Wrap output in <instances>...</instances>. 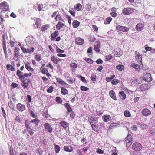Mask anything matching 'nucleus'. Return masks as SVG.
Wrapping results in <instances>:
<instances>
[{"label":"nucleus","instance_id":"obj_26","mask_svg":"<svg viewBox=\"0 0 155 155\" xmlns=\"http://www.w3.org/2000/svg\"><path fill=\"white\" fill-rule=\"evenodd\" d=\"M102 118L104 122H107L110 120L111 117L109 115H105L103 116Z\"/></svg>","mask_w":155,"mask_h":155},{"label":"nucleus","instance_id":"obj_62","mask_svg":"<svg viewBox=\"0 0 155 155\" xmlns=\"http://www.w3.org/2000/svg\"><path fill=\"white\" fill-rule=\"evenodd\" d=\"M21 48L23 52L24 53H27V49H26L25 48L23 47H21Z\"/></svg>","mask_w":155,"mask_h":155},{"label":"nucleus","instance_id":"obj_33","mask_svg":"<svg viewBox=\"0 0 155 155\" xmlns=\"http://www.w3.org/2000/svg\"><path fill=\"white\" fill-rule=\"evenodd\" d=\"M51 59L52 61L55 64H58L59 61L54 56L51 57Z\"/></svg>","mask_w":155,"mask_h":155},{"label":"nucleus","instance_id":"obj_10","mask_svg":"<svg viewBox=\"0 0 155 155\" xmlns=\"http://www.w3.org/2000/svg\"><path fill=\"white\" fill-rule=\"evenodd\" d=\"M44 126L46 131L49 133H51L52 132L53 128L49 124L47 123H45Z\"/></svg>","mask_w":155,"mask_h":155},{"label":"nucleus","instance_id":"obj_50","mask_svg":"<svg viewBox=\"0 0 155 155\" xmlns=\"http://www.w3.org/2000/svg\"><path fill=\"white\" fill-rule=\"evenodd\" d=\"M85 60L88 63L92 64L93 62V61L90 58H85Z\"/></svg>","mask_w":155,"mask_h":155},{"label":"nucleus","instance_id":"obj_55","mask_svg":"<svg viewBox=\"0 0 155 155\" xmlns=\"http://www.w3.org/2000/svg\"><path fill=\"white\" fill-rule=\"evenodd\" d=\"M91 79L93 81H96V75L94 74H93L92 75L91 77Z\"/></svg>","mask_w":155,"mask_h":155},{"label":"nucleus","instance_id":"obj_61","mask_svg":"<svg viewBox=\"0 0 155 155\" xmlns=\"http://www.w3.org/2000/svg\"><path fill=\"white\" fill-rule=\"evenodd\" d=\"M111 152L112 153H118V150L115 147H114L112 148Z\"/></svg>","mask_w":155,"mask_h":155},{"label":"nucleus","instance_id":"obj_63","mask_svg":"<svg viewBox=\"0 0 155 155\" xmlns=\"http://www.w3.org/2000/svg\"><path fill=\"white\" fill-rule=\"evenodd\" d=\"M11 85L13 88H15L17 87L18 86V84L17 83H13Z\"/></svg>","mask_w":155,"mask_h":155},{"label":"nucleus","instance_id":"obj_27","mask_svg":"<svg viewBox=\"0 0 155 155\" xmlns=\"http://www.w3.org/2000/svg\"><path fill=\"white\" fill-rule=\"evenodd\" d=\"M64 106L67 109V112L68 114H69L72 111V108L68 103H65L64 104Z\"/></svg>","mask_w":155,"mask_h":155},{"label":"nucleus","instance_id":"obj_6","mask_svg":"<svg viewBox=\"0 0 155 155\" xmlns=\"http://www.w3.org/2000/svg\"><path fill=\"white\" fill-rule=\"evenodd\" d=\"M134 12V9L132 8H124L123 11L122 13L125 15H128Z\"/></svg>","mask_w":155,"mask_h":155},{"label":"nucleus","instance_id":"obj_56","mask_svg":"<svg viewBox=\"0 0 155 155\" xmlns=\"http://www.w3.org/2000/svg\"><path fill=\"white\" fill-rule=\"evenodd\" d=\"M106 59L107 61H109L112 59V56L111 54H110L108 55H106L105 56Z\"/></svg>","mask_w":155,"mask_h":155},{"label":"nucleus","instance_id":"obj_5","mask_svg":"<svg viewBox=\"0 0 155 155\" xmlns=\"http://www.w3.org/2000/svg\"><path fill=\"white\" fill-rule=\"evenodd\" d=\"M20 49L18 47H15L14 51L13 59L14 60H17L18 59V57L20 56Z\"/></svg>","mask_w":155,"mask_h":155},{"label":"nucleus","instance_id":"obj_57","mask_svg":"<svg viewBox=\"0 0 155 155\" xmlns=\"http://www.w3.org/2000/svg\"><path fill=\"white\" fill-rule=\"evenodd\" d=\"M26 130H27L28 132L29 133L30 135L31 136H32L34 132L31 129H27L26 128Z\"/></svg>","mask_w":155,"mask_h":155},{"label":"nucleus","instance_id":"obj_16","mask_svg":"<svg viewBox=\"0 0 155 155\" xmlns=\"http://www.w3.org/2000/svg\"><path fill=\"white\" fill-rule=\"evenodd\" d=\"M64 25V24L62 21H59L56 25V28L57 30H60L62 28Z\"/></svg>","mask_w":155,"mask_h":155},{"label":"nucleus","instance_id":"obj_22","mask_svg":"<svg viewBox=\"0 0 155 155\" xmlns=\"http://www.w3.org/2000/svg\"><path fill=\"white\" fill-rule=\"evenodd\" d=\"M109 95L113 99L116 100L117 98L115 92L113 90L110 91L109 92Z\"/></svg>","mask_w":155,"mask_h":155},{"label":"nucleus","instance_id":"obj_52","mask_svg":"<svg viewBox=\"0 0 155 155\" xmlns=\"http://www.w3.org/2000/svg\"><path fill=\"white\" fill-rule=\"evenodd\" d=\"M124 114V116L126 117H130L131 116L130 113L128 111H125Z\"/></svg>","mask_w":155,"mask_h":155},{"label":"nucleus","instance_id":"obj_39","mask_svg":"<svg viewBox=\"0 0 155 155\" xmlns=\"http://www.w3.org/2000/svg\"><path fill=\"white\" fill-rule=\"evenodd\" d=\"M31 122L33 123H34L35 124V125L36 126L38 125V123L40 122V120L38 118H35L34 119L31 121Z\"/></svg>","mask_w":155,"mask_h":155},{"label":"nucleus","instance_id":"obj_9","mask_svg":"<svg viewBox=\"0 0 155 155\" xmlns=\"http://www.w3.org/2000/svg\"><path fill=\"white\" fill-rule=\"evenodd\" d=\"M142 148L141 145L139 143H136L132 145V148L135 151H138L140 150Z\"/></svg>","mask_w":155,"mask_h":155},{"label":"nucleus","instance_id":"obj_31","mask_svg":"<svg viewBox=\"0 0 155 155\" xmlns=\"http://www.w3.org/2000/svg\"><path fill=\"white\" fill-rule=\"evenodd\" d=\"M55 20L56 21H62L64 22V20L62 18H61V15L59 13L56 16Z\"/></svg>","mask_w":155,"mask_h":155},{"label":"nucleus","instance_id":"obj_8","mask_svg":"<svg viewBox=\"0 0 155 155\" xmlns=\"http://www.w3.org/2000/svg\"><path fill=\"white\" fill-rule=\"evenodd\" d=\"M125 139L126 146L127 147H129L132 143V138L131 135L130 134L128 135Z\"/></svg>","mask_w":155,"mask_h":155},{"label":"nucleus","instance_id":"obj_41","mask_svg":"<svg viewBox=\"0 0 155 155\" xmlns=\"http://www.w3.org/2000/svg\"><path fill=\"white\" fill-rule=\"evenodd\" d=\"M119 81L116 79H113L111 81V83L113 84L116 85L119 82Z\"/></svg>","mask_w":155,"mask_h":155},{"label":"nucleus","instance_id":"obj_51","mask_svg":"<svg viewBox=\"0 0 155 155\" xmlns=\"http://www.w3.org/2000/svg\"><path fill=\"white\" fill-rule=\"evenodd\" d=\"M80 89L83 91H87L89 90V88L83 86H81L80 87Z\"/></svg>","mask_w":155,"mask_h":155},{"label":"nucleus","instance_id":"obj_42","mask_svg":"<svg viewBox=\"0 0 155 155\" xmlns=\"http://www.w3.org/2000/svg\"><path fill=\"white\" fill-rule=\"evenodd\" d=\"M64 50L60 49L57 46L56 47V52L58 53H63L64 52Z\"/></svg>","mask_w":155,"mask_h":155},{"label":"nucleus","instance_id":"obj_43","mask_svg":"<svg viewBox=\"0 0 155 155\" xmlns=\"http://www.w3.org/2000/svg\"><path fill=\"white\" fill-rule=\"evenodd\" d=\"M117 69L119 71H122L124 68V66L122 65H119L116 66Z\"/></svg>","mask_w":155,"mask_h":155},{"label":"nucleus","instance_id":"obj_37","mask_svg":"<svg viewBox=\"0 0 155 155\" xmlns=\"http://www.w3.org/2000/svg\"><path fill=\"white\" fill-rule=\"evenodd\" d=\"M112 18L111 17H108L106 19V21H104V24H109L112 20Z\"/></svg>","mask_w":155,"mask_h":155},{"label":"nucleus","instance_id":"obj_20","mask_svg":"<svg viewBox=\"0 0 155 155\" xmlns=\"http://www.w3.org/2000/svg\"><path fill=\"white\" fill-rule=\"evenodd\" d=\"M59 124L65 129L67 128L69 126V124L67 122L64 121L60 122Z\"/></svg>","mask_w":155,"mask_h":155},{"label":"nucleus","instance_id":"obj_4","mask_svg":"<svg viewBox=\"0 0 155 155\" xmlns=\"http://www.w3.org/2000/svg\"><path fill=\"white\" fill-rule=\"evenodd\" d=\"M25 126L27 129H31L36 126L35 124L28 120H26L25 121Z\"/></svg>","mask_w":155,"mask_h":155},{"label":"nucleus","instance_id":"obj_32","mask_svg":"<svg viewBox=\"0 0 155 155\" xmlns=\"http://www.w3.org/2000/svg\"><path fill=\"white\" fill-rule=\"evenodd\" d=\"M74 7L77 10L79 11L82 9V6L80 3H77L74 5Z\"/></svg>","mask_w":155,"mask_h":155},{"label":"nucleus","instance_id":"obj_14","mask_svg":"<svg viewBox=\"0 0 155 155\" xmlns=\"http://www.w3.org/2000/svg\"><path fill=\"white\" fill-rule=\"evenodd\" d=\"M35 22L37 28H39L41 26V21L39 18H36L35 20Z\"/></svg>","mask_w":155,"mask_h":155},{"label":"nucleus","instance_id":"obj_1","mask_svg":"<svg viewBox=\"0 0 155 155\" xmlns=\"http://www.w3.org/2000/svg\"><path fill=\"white\" fill-rule=\"evenodd\" d=\"M5 35L4 34L2 35V47L4 51L5 58L7 59L9 57L8 54L7 53V48L6 47V41L5 38Z\"/></svg>","mask_w":155,"mask_h":155},{"label":"nucleus","instance_id":"obj_64","mask_svg":"<svg viewBox=\"0 0 155 155\" xmlns=\"http://www.w3.org/2000/svg\"><path fill=\"white\" fill-rule=\"evenodd\" d=\"M80 77L81 78V80L83 82H85V83H87V81L86 80L85 78L84 77H83L81 76H80Z\"/></svg>","mask_w":155,"mask_h":155},{"label":"nucleus","instance_id":"obj_58","mask_svg":"<svg viewBox=\"0 0 155 155\" xmlns=\"http://www.w3.org/2000/svg\"><path fill=\"white\" fill-rule=\"evenodd\" d=\"M30 114L31 116L33 118H37L38 117L37 115L35 114L33 112L32 110L30 111Z\"/></svg>","mask_w":155,"mask_h":155},{"label":"nucleus","instance_id":"obj_34","mask_svg":"<svg viewBox=\"0 0 155 155\" xmlns=\"http://www.w3.org/2000/svg\"><path fill=\"white\" fill-rule=\"evenodd\" d=\"M68 91L66 89L64 88V87H62L61 88V93L63 95H65L68 94Z\"/></svg>","mask_w":155,"mask_h":155},{"label":"nucleus","instance_id":"obj_59","mask_svg":"<svg viewBox=\"0 0 155 155\" xmlns=\"http://www.w3.org/2000/svg\"><path fill=\"white\" fill-rule=\"evenodd\" d=\"M69 12L73 16H75V12L74 9L70 10L69 11Z\"/></svg>","mask_w":155,"mask_h":155},{"label":"nucleus","instance_id":"obj_28","mask_svg":"<svg viewBox=\"0 0 155 155\" xmlns=\"http://www.w3.org/2000/svg\"><path fill=\"white\" fill-rule=\"evenodd\" d=\"M6 67L7 69L9 71H14L15 70V68L13 67L12 65L10 64H7Z\"/></svg>","mask_w":155,"mask_h":155},{"label":"nucleus","instance_id":"obj_11","mask_svg":"<svg viewBox=\"0 0 155 155\" xmlns=\"http://www.w3.org/2000/svg\"><path fill=\"white\" fill-rule=\"evenodd\" d=\"M84 39L81 38L77 37L75 38V43L78 45H81L84 43Z\"/></svg>","mask_w":155,"mask_h":155},{"label":"nucleus","instance_id":"obj_21","mask_svg":"<svg viewBox=\"0 0 155 155\" xmlns=\"http://www.w3.org/2000/svg\"><path fill=\"white\" fill-rule=\"evenodd\" d=\"M114 55L117 56L118 57L122 54V51L119 48H116L114 50Z\"/></svg>","mask_w":155,"mask_h":155},{"label":"nucleus","instance_id":"obj_35","mask_svg":"<svg viewBox=\"0 0 155 155\" xmlns=\"http://www.w3.org/2000/svg\"><path fill=\"white\" fill-rule=\"evenodd\" d=\"M35 58L37 61H38L41 59V55L39 54H36L35 55Z\"/></svg>","mask_w":155,"mask_h":155},{"label":"nucleus","instance_id":"obj_48","mask_svg":"<svg viewBox=\"0 0 155 155\" xmlns=\"http://www.w3.org/2000/svg\"><path fill=\"white\" fill-rule=\"evenodd\" d=\"M70 66L72 69H75L77 67V64L75 63H71Z\"/></svg>","mask_w":155,"mask_h":155},{"label":"nucleus","instance_id":"obj_44","mask_svg":"<svg viewBox=\"0 0 155 155\" xmlns=\"http://www.w3.org/2000/svg\"><path fill=\"white\" fill-rule=\"evenodd\" d=\"M9 151L10 152L9 155H14L13 149L12 145H11L9 149Z\"/></svg>","mask_w":155,"mask_h":155},{"label":"nucleus","instance_id":"obj_36","mask_svg":"<svg viewBox=\"0 0 155 155\" xmlns=\"http://www.w3.org/2000/svg\"><path fill=\"white\" fill-rule=\"evenodd\" d=\"M129 29V28L127 27L122 26L121 31L124 32H126L128 31Z\"/></svg>","mask_w":155,"mask_h":155},{"label":"nucleus","instance_id":"obj_53","mask_svg":"<svg viewBox=\"0 0 155 155\" xmlns=\"http://www.w3.org/2000/svg\"><path fill=\"white\" fill-rule=\"evenodd\" d=\"M43 116L46 118H49L50 117V115L48 114L47 111L44 112Z\"/></svg>","mask_w":155,"mask_h":155},{"label":"nucleus","instance_id":"obj_46","mask_svg":"<svg viewBox=\"0 0 155 155\" xmlns=\"http://www.w3.org/2000/svg\"><path fill=\"white\" fill-rule=\"evenodd\" d=\"M119 94H120L121 97L124 99H125L126 98V95L123 91H120L119 92Z\"/></svg>","mask_w":155,"mask_h":155},{"label":"nucleus","instance_id":"obj_18","mask_svg":"<svg viewBox=\"0 0 155 155\" xmlns=\"http://www.w3.org/2000/svg\"><path fill=\"white\" fill-rule=\"evenodd\" d=\"M59 32L58 31H55L54 32L52 33L51 34V40L52 41H54L55 39V38L59 35Z\"/></svg>","mask_w":155,"mask_h":155},{"label":"nucleus","instance_id":"obj_60","mask_svg":"<svg viewBox=\"0 0 155 155\" xmlns=\"http://www.w3.org/2000/svg\"><path fill=\"white\" fill-rule=\"evenodd\" d=\"M56 80L57 82L59 84H61L63 82V80L60 78H57Z\"/></svg>","mask_w":155,"mask_h":155},{"label":"nucleus","instance_id":"obj_7","mask_svg":"<svg viewBox=\"0 0 155 155\" xmlns=\"http://www.w3.org/2000/svg\"><path fill=\"white\" fill-rule=\"evenodd\" d=\"M143 79L144 80L147 82H150L152 80V78L151 77V75L149 73H147L145 74H144Z\"/></svg>","mask_w":155,"mask_h":155},{"label":"nucleus","instance_id":"obj_38","mask_svg":"<svg viewBox=\"0 0 155 155\" xmlns=\"http://www.w3.org/2000/svg\"><path fill=\"white\" fill-rule=\"evenodd\" d=\"M54 149L55 152L58 153L60 151V147L59 145L55 144V145Z\"/></svg>","mask_w":155,"mask_h":155},{"label":"nucleus","instance_id":"obj_19","mask_svg":"<svg viewBox=\"0 0 155 155\" xmlns=\"http://www.w3.org/2000/svg\"><path fill=\"white\" fill-rule=\"evenodd\" d=\"M64 150L66 152H71L73 151V147L71 146H64Z\"/></svg>","mask_w":155,"mask_h":155},{"label":"nucleus","instance_id":"obj_13","mask_svg":"<svg viewBox=\"0 0 155 155\" xmlns=\"http://www.w3.org/2000/svg\"><path fill=\"white\" fill-rule=\"evenodd\" d=\"M25 40L27 44H31L33 43V37L32 36H28L26 38Z\"/></svg>","mask_w":155,"mask_h":155},{"label":"nucleus","instance_id":"obj_23","mask_svg":"<svg viewBox=\"0 0 155 155\" xmlns=\"http://www.w3.org/2000/svg\"><path fill=\"white\" fill-rule=\"evenodd\" d=\"M28 81L27 82H25V80H24V82H22L21 86L23 88L25 89L27 88L28 87L29 84L31 83V81L29 79H28Z\"/></svg>","mask_w":155,"mask_h":155},{"label":"nucleus","instance_id":"obj_17","mask_svg":"<svg viewBox=\"0 0 155 155\" xmlns=\"http://www.w3.org/2000/svg\"><path fill=\"white\" fill-rule=\"evenodd\" d=\"M142 114L144 116H147L150 115L151 114V112L147 108L143 109L142 111Z\"/></svg>","mask_w":155,"mask_h":155},{"label":"nucleus","instance_id":"obj_40","mask_svg":"<svg viewBox=\"0 0 155 155\" xmlns=\"http://www.w3.org/2000/svg\"><path fill=\"white\" fill-rule=\"evenodd\" d=\"M32 75V73H29L28 74L25 73H24V74L23 75V79L22 80V81H21V82H24V80H24L25 77H28V76H30Z\"/></svg>","mask_w":155,"mask_h":155},{"label":"nucleus","instance_id":"obj_24","mask_svg":"<svg viewBox=\"0 0 155 155\" xmlns=\"http://www.w3.org/2000/svg\"><path fill=\"white\" fill-rule=\"evenodd\" d=\"M23 73L21 71L19 70L18 69L17 70L16 74L17 76L19 78V79L21 81H22V80L23 79V75H21V74Z\"/></svg>","mask_w":155,"mask_h":155},{"label":"nucleus","instance_id":"obj_54","mask_svg":"<svg viewBox=\"0 0 155 155\" xmlns=\"http://www.w3.org/2000/svg\"><path fill=\"white\" fill-rule=\"evenodd\" d=\"M56 102L58 103H61L62 101L61 98L59 97H56Z\"/></svg>","mask_w":155,"mask_h":155},{"label":"nucleus","instance_id":"obj_2","mask_svg":"<svg viewBox=\"0 0 155 155\" xmlns=\"http://www.w3.org/2000/svg\"><path fill=\"white\" fill-rule=\"evenodd\" d=\"M88 119L91 125L92 126L93 130L96 131H97L96 121L94 120V118L91 117H89Z\"/></svg>","mask_w":155,"mask_h":155},{"label":"nucleus","instance_id":"obj_15","mask_svg":"<svg viewBox=\"0 0 155 155\" xmlns=\"http://www.w3.org/2000/svg\"><path fill=\"white\" fill-rule=\"evenodd\" d=\"M144 25L142 23L138 24L136 26L135 28L138 31H140L143 29Z\"/></svg>","mask_w":155,"mask_h":155},{"label":"nucleus","instance_id":"obj_29","mask_svg":"<svg viewBox=\"0 0 155 155\" xmlns=\"http://www.w3.org/2000/svg\"><path fill=\"white\" fill-rule=\"evenodd\" d=\"M50 26L49 24H46L43 26L41 28V31L43 32L45 31L50 28Z\"/></svg>","mask_w":155,"mask_h":155},{"label":"nucleus","instance_id":"obj_12","mask_svg":"<svg viewBox=\"0 0 155 155\" xmlns=\"http://www.w3.org/2000/svg\"><path fill=\"white\" fill-rule=\"evenodd\" d=\"M17 110L19 111L22 112L25 110V106L20 103H18L16 105Z\"/></svg>","mask_w":155,"mask_h":155},{"label":"nucleus","instance_id":"obj_25","mask_svg":"<svg viewBox=\"0 0 155 155\" xmlns=\"http://www.w3.org/2000/svg\"><path fill=\"white\" fill-rule=\"evenodd\" d=\"M136 57L137 58V61L140 64H142V56L139 53H137V54L136 56Z\"/></svg>","mask_w":155,"mask_h":155},{"label":"nucleus","instance_id":"obj_30","mask_svg":"<svg viewBox=\"0 0 155 155\" xmlns=\"http://www.w3.org/2000/svg\"><path fill=\"white\" fill-rule=\"evenodd\" d=\"M80 22L77 20H74L72 23L73 27L74 28H78Z\"/></svg>","mask_w":155,"mask_h":155},{"label":"nucleus","instance_id":"obj_45","mask_svg":"<svg viewBox=\"0 0 155 155\" xmlns=\"http://www.w3.org/2000/svg\"><path fill=\"white\" fill-rule=\"evenodd\" d=\"M53 89L54 87L53 86L51 85L47 89V91L48 93H51L53 91Z\"/></svg>","mask_w":155,"mask_h":155},{"label":"nucleus","instance_id":"obj_3","mask_svg":"<svg viewBox=\"0 0 155 155\" xmlns=\"http://www.w3.org/2000/svg\"><path fill=\"white\" fill-rule=\"evenodd\" d=\"M9 8V5L5 1H3L0 4V8L3 11H7Z\"/></svg>","mask_w":155,"mask_h":155},{"label":"nucleus","instance_id":"obj_47","mask_svg":"<svg viewBox=\"0 0 155 155\" xmlns=\"http://www.w3.org/2000/svg\"><path fill=\"white\" fill-rule=\"evenodd\" d=\"M35 48L34 47H31L30 48L27 49V53H31L34 52Z\"/></svg>","mask_w":155,"mask_h":155},{"label":"nucleus","instance_id":"obj_49","mask_svg":"<svg viewBox=\"0 0 155 155\" xmlns=\"http://www.w3.org/2000/svg\"><path fill=\"white\" fill-rule=\"evenodd\" d=\"M41 72L42 73L45 74L47 73L48 72V70L47 69L44 68L43 69H41L40 70Z\"/></svg>","mask_w":155,"mask_h":155}]
</instances>
